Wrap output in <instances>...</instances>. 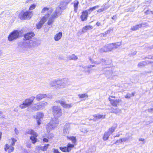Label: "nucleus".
Returning a JSON list of instances; mask_svg holds the SVG:
<instances>
[{"instance_id":"obj_1","label":"nucleus","mask_w":153,"mask_h":153,"mask_svg":"<svg viewBox=\"0 0 153 153\" xmlns=\"http://www.w3.org/2000/svg\"><path fill=\"white\" fill-rule=\"evenodd\" d=\"M34 36V34L32 32L27 33L25 35L24 37L25 39L28 40L25 41L23 42V45L24 47L32 48L37 46L39 45V41L36 39L33 38L28 40Z\"/></svg>"},{"instance_id":"obj_2","label":"nucleus","mask_w":153,"mask_h":153,"mask_svg":"<svg viewBox=\"0 0 153 153\" xmlns=\"http://www.w3.org/2000/svg\"><path fill=\"white\" fill-rule=\"evenodd\" d=\"M71 1V0H63L61 1L55 11L56 15H60L61 13L62 10L66 9L67 4Z\"/></svg>"},{"instance_id":"obj_3","label":"nucleus","mask_w":153,"mask_h":153,"mask_svg":"<svg viewBox=\"0 0 153 153\" xmlns=\"http://www.w3.org/2000/svg\"><path fill=\"white\" fill-rule=\"evenodd\" d=\"M59 123V120L58 119H52L46 126V128L47 133H49L51 131L55 128Z\"/></svg>"},{"instance_id":"obj_4","label":"nucleus","mask_w":153,"mask_h":153,"mask_svg":"<svg viewBox=\"0 0 153 153\" xmlns=\"http://www.w3.org/2000/svg\"><path fill=\"white\" fill-rule=\"evenodd\" d=\"M53 114L54 118L53 119H58V118L62 115V113L60 108L57 106H54L52 107Z\"/></svg>"},{"instance_id":"obj_5","label":"nucleus","mask_w":153,"mask_h":153,"mask_svg":"<svg viewBox=\"0 0 153 153\" xmlns=\"http://www.w3.org/2000/svg\"><path fill=\"white\" fill-rule=\"evenodd\" d=\"M32 15V12L31 11H22L19 15V17L22 19L25 20L30 19Z\"/></svg>"},{"instance_id":"obj_6","label":"nucleus","mask_w":153,"mask_h":153,"mask_svg":"<svg viewBox=\"0 0 153 153\" xmlns=\"http://www.w3.org/2000/svg\"><path fill=\"white\" fill-rule=\"evenodd\" d=\"M35 97L32 96L30 98L26 99L23 102V103L20 105L21 108H24L30 105L33 103Z\"/></svg>"},{"instance_id":"obj_7","label":"nucleus","mask_w":153,"mask_h":153,"mask_svg":"<svg viewBox=\"0 0 153 153\" xmlns=\"http://www.w3.org/2000/svg\"><path fill=\"white\" fill-rule=\"evenodd\" d=\"M122 44V42H118L107 44L109 52L118 48Z\"/></svg>"},{"instance_id":"obj_8","label":"nucleus","mask_w":153,"mask_h":153,"mask_svg":"<svg viewBox=\"0 0 153 153\" xmlns=\"http://www.w3.org/2000/svg\"><path fill=\"white\" fill-rule=\"evenodd\" d=\"M19 36V33L17 30H14L12 31L8 37V39L10 41H12L16 39Z\"/></svg>"},{"instance_id":"obj_9","label":"nucleus","mask_w":153,"mask_h":153,"mask_svg":"<svg viewBox=\"0 0 153 153\" xmlns=\"http://www.w3.org/2000/svg\"><path fill=\"white\" fill-rule=\"evenodd\" d=\"M57 83L58 86L60 88H65L69 85L68 80L67 79L58 80Z\"/></svg>"},{"instance_id":"obj_10","label":"nucleus","mask_w":153,"mask_h":153,"mask_svg":"<svg viewBox=\"0 0 153 153\" xmlns=\"http://www.w3.org/2000/svg\"><path fill=\"white\" fill-rule=\"evenodd\" d=\"M27 133L30 134L32 135L30 137V139L32 140V143L34 144L36 142V137H37V134L33 130L30 129L27 132Z\"/></svg>"},{"instance_id":"obj_11","label":"nucleus","mask_w":153,"mask_h":153,"mask_svg":"<svg viewBox=\"0 0 153 153\" xmlns=\"http://www.w3.org/2000/svg\"><path fill=\"white\" fill-rule=\"evenodd\" d=\"M57 103H59L64 108H69L73 105L72 103L68 104L65 101L63 100H59L56 101Z\"/></svg>"},{"instance_id":"obj_12","label":"nucleus","mask_w":153,"mask_h":153,"mask_svg":"<svg viewBox=\"0 0 153 153\" xmlns=\"http://www.w3.org/2000/svg\"><path fill=\"white\" fill-rule=\"evenodd\" d=\"M102 70L104 72V74L107 77H109L112 75V71L111 68L106 67L103 68Z\"/></svg>"},{"instance_id":"obj_13","label":"nucleus","mask_w":153,"mask_h":153,"mask_svg":"<svg viewBox=\"0 0 153 153\" xmlns=\"http://www.w3.org/2000/svg\"><path fill=\"white\" fill-rule=\"evenodd\" d=\"M47 20V17L46 16H44L41 19L39 22L36 24V28L38 29L41 28L44 23L46 22Z\"/></svg>"},{"instance_id":"obj_14","label":"nucleus","mask_w":153,"mask_h":153,"mask_svg":"<svg viewBox=\"0 0 153 153\" xmlns=\"http://www.w3.org/2000/svg\"><path fill=\"white\" fill-rule=\"evenodd\" d=\"M108 100L111 105L114 106H117L120 103L122 102V100L120 99H117L115 100L112 99L109 97Z\"/></svg>"},{"instance_id":"obj_15","label":"nucleus","mask_w":153,"mask_h":153,"mask_svg":"<svg viewBox=\"0 0 153 153\" xmlns=\"http://www.w3.org/2000/svg\"><path fill=\"white\" fill-rule=\"evenodd\" d=\"M44 116V114L41 112L37 113L36 115V120L38 125H39L41 122V119H42Z\"/></svg>"},{"instance_id":"obj_16","label":"nucleus","mask_w":153,"mask_h":153,"mask_svg":"<svg viewBox=\"0 0 153 153\" xmlns=\"http://www.w3.org/2000/svg\"><path fill=\"white\" fill-rule=\"evenodd\" d=\"M56 15V13H55V12L54 13L52 14L51 15V16L49 18V19L48 20V24L49 25H51L53 22V19L57 17L59 15Z\"/></svg>"},{"instance_id":"obj_17","label":"nucleus","mask_w":153,"mask_h":153,"mask_svg":"<svg viewBox=\"0 0 153 153\" xmlns=\"http://www.w3.org/2000/svg\"><path fill=\"white\" fill-rule=\"evenodd\" d=\"M48 8L47 7H45L41 11L42 13H45V12L48 11L47 14L45 16L47 17V19L48 17L50 16V14L52 12L53 10L52 9H50L49 10Z\"/></svg>"},{"instance_id":"obj_18","label":"nucleus","mask_w":153,"mask_h":153,"mask_svg":"<svg viewBox=\"0 0 153 153\" xmlns=\"http://www.w3.org/2000/svg\"><path fill=\"white\" fill-rule=\"evenodd\" d=\"M70 125L68 124L65 126L63 130V135L65 136L69 133Z\"/></svg>"},{"instance_id":"obj_19","label":"nucleus","mask_w":153,"mask_h":153,"mask_svg":"<svg viewBox=\"0 0 153 153\" xmlns=\"http://www.w3.org/2000/svg\"><path fill=\"white\" fill-rule=\"evenodd\" d=\"M31 107L32 109L35 111H37L42 109L39 103H37L33 105H32Z\"/></svg>"},{"instance_id":"obj_20","label":"nucleus","mask_w":153,"mask_h":153,"mask_svg":"<svg viewBox=\"0 0 153 153\" xmlns=\"http://www.w3.org/2000/svg\"><path fill=\"white\" fill-rule=\"evenodd\" d=\"M13 146L11 145L9 146L8 144H6L5 147L4 148L5 151H7V149H9L8 152V153H10L14 150V148L13 147Z\"/></svg>"},{"instance_id":"obj_21","label":"nucleus","mask_w":153,"mask_h":153,"mask_svg":"<svg viewBox=\"0 0 153 153\" xmlns=\"http://www.w3.org/2000/svg\"><path fill=\"white\" fill-rule=\"evenodd\" d=\"M88 14L86 11H83L82 12V14L80 16V18L82 21H85L87 19Z\"/></svg>"},{"instance_id":"obj_22","label":"nucleus","mask_w":153,"mask_h":153,"mask_svg":"<svg viewBox=\"0 0 153 153\" xmlns=\"http://www.w3.org/2000/svg\"><path fill=\"white\" fill-rule=\"evenodd\" d=\"M46 97H47V95L46 94H39L37 95L36 98L37 101H39Z\"/></svg>"},{"instance_id":"obj_23","label":"nucleus","mask_w":153,"mask_h":153,"mask_svg":"<svg viewBox=\"0 0 153 153\" xmlns=\"http://www.w3.org/2000/svg\"><path fill=\"white\" fill-rule=\"evenodd\" d=\"M143 25H145V24L141 23L139 25H137L135 26H133L131 27V30H136L142 27Z\"/></svg>"},{"instance_id":"obj_24","label":"nucleus","mask_w":153,"mask_h":153,"mask_svg":"<svg viewBox=\"0 0 153 153\" xmlns=\"http://www.w3.org/2000/svg\"><path fill=\"white\" fill-rule=\"evenodd\" d=\"M62 36V33L59 32L56 34L54 37V39L56 41H57L60 40Z\"/></svg>"},{"instance_id":"obj_25","label":"nucleus","mask_w":153,"mask_h":153,"mask_svg":"<svg viewBox=\"0 0 153 153\" xmlns=\"http://www.w3.org/2000/svg\"><path fill=\"white\" fill-rule=\"evenodd\" d=\"M99 7V6L97 5L92 7L90 8L88 10H85V11H86L87 14H90L93 11L95 10L96 9L98 8Z\"/></svg>"},{"instance_id":"obj_26","label":"nucleus","mask_w":153,"mask_h":153,"mask_svg":"<svg viewBox=\"0 0 153 153\" xmlns=\"http://www.w3.org/2000/svg\"><path fill=\"white\" fill-rule=\"evenodd\" d=\"M99 51L100 53L106 52H109L107 45H105L103 47L100 48V49Z\"/></svg>"},{"instance_id":"obj_27","label":"nucleus","mask_w":153,"mask_h":153,"mask_svg":"<svg viewBox=\"0 0 153 153\" xmlns=\"http://www.w3.org/2000/svg\"><path fill=\"white\" fill-rule=\"evenodd\" d=\"M79 4V2L77 0H75L74 1V10L75 13H76L77 11L78 6Z\"/></svg>"},{"instance_id":"obj_28","label":"nucleus","mask_w":153,"mask_h":153,"mask_svg":"<svg viewBox=\"0 0 153 153\" xmlns=\"http://www.w3.org/2000/svg\"><path fill=\"white\" fill-rule=\"evenodd\" d=\"M75 145L73 144L68 143L67 145V147H66L68 152H69L71 150V149L74 147Z\"/></svg>"},{"instance_id":"obj_29","label":"nucleus","mask_w":153,"mask_h":153,"mask_svg":"<svg viewBox=\"0 0 153 153\" xmlns=\"http://www.w3.org/2000/svg\"><path fill=\"white\" fill-rule=\"evenodd\" d=\"M93 28L92 26L91 25H88L83 27L82 29V31L83 32H86L88 30H90Z\"/></svg>"},{"instance_id":"obj_30","label":"nucleus","mask_w":153,"mask_h":153,"mask_svg":"<svg viewBox=\"0 0 153 153\" xmlns=\"http://www.w3.org/2000/svg\"><path fill=\"white\" fill-rule=\"evenodd\" d=\"M94 117L97 120L101 118L104 119L105 118V115L96 114L94 115Z\"/></svg>"},{"instance_id":"obj_31","label":"nucleus","mask_w":153,"mask_h":153,"mask_svg":"<svg viewBox=\"0 0 153 153\" xmlns=\"http://www.w3.org/2000/svg\"><path fill=\"white\" fill-rule=\"evenodd\" d=\"M67 139L71 140L73 144H75V143H76V141L75 137L74 136H67Z\"/></svg>"},{"instance_id":"obj_32","label":"nucleus","mask_w":153,"mask_h":153,"mask_svg":"<svg viewBox=\"0 0 153 153\" xmlns=\"http://www.w3.org/2000/svg\"><path fill=\"white\" fill-rule=\"evenodd\" d=\"M95 65H89L87 66H80V69L81 70H82V68L84 69V70H83V71H85V70L87 68H92L93 67H95Z\"/></svg>"},{"instance_id":"obj_33","label":"nucleus","mask_w":153,"mask_h":153,"mask_svg":"<svg viewBox=\"0 0 153 153\" xmlns=\"http://www.w3.org/2000/svg\"><path fill=\"white\" fill-rule=\"evenodd\" d=\"M110 135V134L108 131L105 132L103 137V139L104 140H107L109 136Z\"/></svg>"},{"instance_id":"obj_34","label":"nucleus","mask_w":153,"mask_h":153,"mask_svg":"<svg viewBox=\"0 0 153 153\" xmlns=\"http://www.w3.org/2000/svg\"><path fill=\"white\" fill-rule=\"evenodd\" d=\"M111 112L112 113H114L116 114H117L118 113L120 112L121 110L118 108H116L115 109L114 108H111Z\"/></svg>"},{"instance_id":"obj_35","label":"nucleus","mask_w":153,"mask_h":153,"mask_svg":"<svg viewBox=\"0 0 153 153\" xmlns=\"http://www.w3.org/2000/svg\"><path fill=\"white\" fill-rule=\"evenodd\" d=\"M116 128V127L112 126L111 128H109L107 131L108 133L111 135L115 131Z\"/></svg>"},{"instance_id":"obj_36","label":"nucleus","mask_w":153,"mask_h":153,"mask_svg":"<svg viewBox=\"0 0 153 153\" xmlns=\"http://www.w3.org/2000/svg\"><path fill=\"white\" fill-rule=\"evenodd\" d=\"M78 96L80 98H83L84 100H85L88 97V95L86 94H79L78 95Z\"/></svg>"},{"instance_id":"obj_37","label":"nucleus","mask_w":153,"mask_h":153,"mask_svg":"<svg viewBox=\"0 0 153 153\" xmlns=\"http://www.w3.org/2000/svg\"><path fill=\"white\" fill-rule=\"evenodd\" d=\"M49 144H45L44 146L42 147L41 148V149L43 151H45L48 149V147L49 146Z\"/></svg>"},{"instance_id":"obj_38","label":"nucleus","mask_w":153,"mask_h":153,"mask_svg":"<svg viewBox=\"0 0 153 153\" xmlns=\"http://www.w3.org/2000/svg\"><path fill=\"white\" fill-rule=\"evenodd\" d=\"M128 141V138L127 137H124L121 138L119 140L117 141V142H126Z\"/></svg>"},{"instance_id":"obj_39","label":"nucleus","mask_w":153,"mask_h":153,"mask_svg":"<svg viewBox=\"0 0 153 153\" xmlns=\"http://www.w3.org/2000/svg\"><path fill=\"white\" fill-rule=\"evenodd\" d=\"M39 103L42 109H43L45 106L47 105L48 104L47 103L45 102H40Z\"/></svg>"},{"instance_id":"obj_40","label":"nucleus","mask_w":153,"mask_h":153,"mask_svg":"<svg viewBox=\"0 0 153 153\" xmlns=\"http://www.w3.org/2000/svg\"><path fill=\"white\" fill-rule=\"evenodd\" d=\"M69 58L70 59L76 60L77 59L78 57L74 54H72L69 56Z\"/></svg>"},{"instance_id":"obj_41","label":"nucleus","mask_w":153,"mask_h":153,"mask_svg":"<svg viewBox=\"0 0 153 153\" xmlns=\"http://www.w3.org/2000/svg\"><path fill=\"white\" fill-rule=\"evenodd\" d=\"M58 80H56L52 81L51 83V85L52 86H55L56 85H57V81Z\"/></svg>"},{"instance_id":"obj_42","label":"nucleus","mask_w":153,"mask_h":153,"mask_svg":"<svg viewBox=\"0 0 153 153\" xmlns=\"http://www.w3.org/2000/svg\"><path fill=\"white\" fill-rule=\"evenodd\" d=\"M110 6L109 5L107 4H104L102 6V7L104 11L107 10L109 7Z\"/></svg>"},{"instance_id":"obj_43","label":"nucleus","mask_w":153,"mask_h":153,"mask_svg":"<svg viewBox=\"0 0 153 153\" xmlns=\"http://www.w3.org/2000/svg\"><path fill=\"white\" fill-rule=\"evenodd\" d=\"M45 136H43V142H48V138H47V137L46 134L45 135Z\"/></svg>"},{"instance_id":"obj_44","label":"nucleus","mask_w":153,"mask_h":153,"mask_svg":"<svg viewBox=\"0 0 153 153\" xmlns=\"http://www.w3.org/2000/svg\"><path fill=\"white\" fill-rule=\"evenodd\" d=\"M59 149L63 152H68L66 146L64 147H60Z\"/></svg>"},{"instance_id":"obj_45","label":"nucleus","mask_w":153,"mask_h":153,"mask_svg":"<svg viewBox=\"0 0 153 153\" xmlns=\"http://www.w3.org/2000/svg\"><path fill=\"white\" fill-rule=\"evenodd\" d=\"M101 62L103 63V62H105V60L102 59L101 60V61H95L94 62V63L96 65H99L101 63Z\"/></svg>"},{"instance_id":"obj_46","label":"nucleus","mask_w":153,"mask_h":153,"mask_svg":"<svg viewBox=\"0 0 153 153\" xmlns=\"http://www.w3.org/2000/svg\"><path fill=\"white\" fill-rule=\"evenodd\" d=\"M12 141L10 145L14 146L15 145V143L17 141V140L15 138L11 139Z\"/></svg>"},{"instance_id":"obj_47","label":"nucleus","mask_w":153,"mask_h":153,"mask_svg":"<svg viewBox=\"0 0 153 153\" xmlns=\"http://www.w3.org/2000/svg\"><path fill=\"white\" fill-rule=\"evenodd\" d=\"M48 135L47 136H48V137H47L48 139H49L52 138H53V137L54 135H53V134L52 133H49H49H48Z\"/></svg>"},{"instance_id":"obj_48","label":"nucleus","mask_w":153,"mask_h":153,"mask_svg":"<svg viewBox=\"0 0 153 153\" xmlns=\"http://www.w3.org/2000/svg\"><path fill=\"white\" fill-rule=\"evenodd\" d=\"M146 63L144 62H140L138 63V66L140 67H141L142 66H143Z\"/></svg>"},{"instance_id":"obj_49","label":"nucleus","mask_w":153,"mask_h":153,"mask_svg":"<svg viewBox=\"0 0 153 153\" xmlns=\"http://www.w3.org/2000/svg\"><path fill=\"white\" fill-rule=\"evenodd\" d=\"M131 97V94L129 93H128L126 94V95L125 96V97L126 98H128L129 99Z\"/></svg>"},{"instance_id":"obj_50","label":"nucleus","mask_w":153,"mask_h":153,"mask_svg":"<svg viewBox=\"0 0 153 153\" xmlns=\"http://www.w3.org/2000/svg\"><path fill=\"white\" fill-rule=\"evenodd\" d=\"M36 7V5L35 4H32L31 5L29 8L30 10H32L35 8Z\"/></svg>"},{"instance_id":"obj_51","label":"nucleus","mask_w":153,"mask_h":153,"mask_svg":"<svg viewBox=\"0 0 153 153\" xmlns=\"http://www.w3.org/2000/svg\"><path fill=\"white\" fill-rule=\"evenodd\" d=\"M131 135L130 134L127 133L126 135V137L128 138V140L131 137Z\"/></svg>"},{"instance_id":"obj_52","label":"nucleus","mask_w":153,"mask_h":153,"mask_svg":"<svg viewBox=\"0 0 153 153\" xmlns=\"http://www.w3.org/2000/svg\"><path fill=\"white\" fill-rule=\"evenodd\" d=\"M81 131L84 133H86L88 132L87 129L85 128L82 129H81Z\"/></svg>"},{"instance_id":"obj_53","label":"nucleus","mask_w":153,"mask_h":153,"mask_svg":"<svg viewBox=\"0 0 153 153\" xmlns=\"http://www.w3.org/2000/svg\"><path fill=\"white\" fill-rule=\"evenodd\" d=\"M104 10L102 8H102H101L100 9H99L98 10H97V12L99 13H101L103 11H104Z\"/></svg>"},{"instance_id":"obj_54","label":"nucleus","mask_w":153,"mask_h":153,"mask_svg":"<svg viewBox=\"0 0 153 153\" xmlns=\"http://www.w3.org/2000/svg\"><path fill=\"white\" fill-rule=\"evenodd\" d=\"M151 11H150L149 10H147V11H146L145 12V13L146 14H150L151 13Z\"/></svg>"},{"instance_id":"obj_55","label":"nucleus","mask_w":153,"mask_h":153,"mask_svg":"<svg viewBox=\"0 0 153 153\" xmlns=\"http://www.w3.org/2000/svg\"><path fill=\"white\" fill-rule=\"evenodd\" d=\"M96 25L97 26H101V24L100 22H97L96 23Z\"/></svg>"},{"instance_id":"obj_56","label":"nucleus","mask_w":153,"mask_h":153,"mask_svg":"<svg viewBox=\"0 0 153 153\" xmlns=\"http://www.w3.org/2000/svg\"><path fill=\"white\" fill-rule=\"evenodd\" d=\"M15 131L16 134H18L19 133L18 130L16 128L15 129Z\"/></svg>"},{"instance_id":"obj_57","label":"nucleus","mask_w":153,"mask_h":153,"mask_svg":"<svg viewBox=\"0 0 153 153\" xmlns=\"http://www.w3.org/2000/svg\"><path fill=\"white\" fill-rule=\"evenodd\" d=\"M89 59L91 61L92 63H94V62L95 61L93 60L91 58H89Z\"/></svg>"},{"instance_id":"obj_58","label":"nucleus","mask_w":153,"mask_h":153,"mask_svg":"<svg viewBox=\"0 0 153 153\" xmlns=\"http://www.w3.org/2000/svg\"><path fill=\"white\" fill-rule=\"evenodd\" d=\"M27 147L29 148H30L31 147V144H28L27 145Z\"/></svg>"},{"instance_id":"obj_59","label":"nucleus","mask_w":153,"mask_h":153,"mask_svg":"<svg viewBox=\"0 0 153 153\" xmlns=\"http://www.w3.org/2000/svg\"><path fill=\"white\" fill-rule=\"evenodd\" d=\"M139 141H144V139L143 138H140L139 140Z\"/></svg>"},{"instance_id":"obj_60","label":"nucleus","mask_w":153,"mask_h":153,"mask_svg":"<svg viewBox=\"0 0 153 153\" xmlns=\"http://www.w3.org/2000/svg\"><path fill=\"white\" fill-rule=\"evenodd\" d=\"M116 16H114L111 18L113 19H116Z\"/></svg>"},{"instance_id":"obj_61","label":"nucleus","mask_w":153,"mask_h":153,"mask_svg":"<svg viewBox=\"0 0 153 153\" xmlns=\"http://www.w3.org/2000/svg\"><path fill=\"white\" fill-rule=\"evenodd\" d=\"M135 94V93L134 92H133L131 94V96H133Z\"/></svg>"},{"instance_id":"obj_62","label":"nucleus","mask_w":153,"mask_h":153,"mask_svg":"<svg viewBox=\"0 0 153 153\" xmlns=\"http://www.w3.org/2000/svg\"><path fill=\"white\" fill-rule=\"evenodd\" d=\"M137 52L136 51H134V52H133L132 53V54L133 55H135L136 54Z\"/></svg>"},{"instance_id":"obj_63","label":"nucleus","mask_w":153,"mask_h":153,"mask_svg":"<svg viewBox=\"0 0 153 153\" xmlns=\"http://www.w3.org/2000/svg\"><path fill=\"white\" fill-rule=\"evenodd\" d=\"M1 134H2L1 132L0 131V140H1Z\"/></svg>"},{"instance_id":"obj_64","label":"nucleus","mask_w":153,"mask_h":153,"mask_svg":"<svg viewBox=\"0 0 153 153\" xmlns=\"http://www.w3.org/2000/svg\"><path fill=\"white\" fill-rule=\"evenodd\" d=\"M110 30H107V31L105 32V33H110Z\"/></svg>"}]
</instances>
